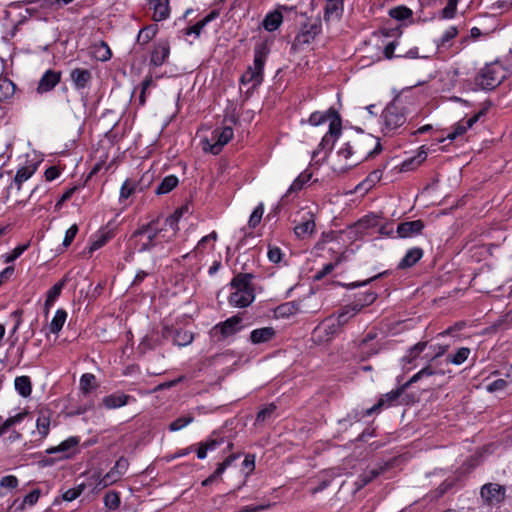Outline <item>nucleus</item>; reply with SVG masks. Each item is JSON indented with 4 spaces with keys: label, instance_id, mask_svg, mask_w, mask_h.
<instances>
[{
    "label": "nucleus",
    "instance_id": "f257e3e1",
    "mask_svg": "<svg viewBox=\"0 0 512 512\" xmlns=\"http://www.w3.org/2000/svg\"><path fill=\"white\" fill-rule=\"evenodd\" d=\"M326 122H329V129L318 145V149L314 152V156L320 150H324L326 155L331 152L335 142L342 133L341 116L334 108H330L325 112L315 111L308 119V123L312 126H320Z\"/></svg>",
    "mask_w": 512,
    "mask_h": 512
},
{
    "label": "nucleus",
    "instance_id": "f03ea898",
    "mask_svg": "<svg viewBox=\"0 0 512 512\" xmlns=\"http://www.w3.org/2000/svg\"><path fill=\"white\" fill-rule=\"evenodd\" d=\"M253 273H238L231 282L232 292L228 298L229 304L237 308H246L255 300V289L252 280Z\"/></svg>",
    "mask_w": 512,
    "mask_h": 512
},
{
    "label": "nucleus",
    "instance_id": "7ed1b4c3",
    "mask_svg": "<svg viewBox=\"0 0 512 512\" xmlns=\"http://www.w3.org/2000/svg\"><path fill=\"white\" fill-rule=\"evenodd\" d=\"M269 52L270 49L266 43H259L255 46L253 65L249 66L241 76L242 84H252V88H256L262 83L264 65Z\"/></svg>",
    "mask_w": 512,
    "mask_h": 512
},
{
    "label": "nucleus",
    "instance_id": "20e7f679",
    "mask_svg": "<svg viewBox=\"0 0 512 512\" xmlns=\"http://www.w3.org/2000/svg\"><path fill=\"white\" fill-rule=\"evenodd\" d=\"M353 148L356 152V159L348 163L347 168L354 167L361 162L374 158L382 151L380 139L371 134H362L353 140Z\"/></svg>",
    "mask_w": 512,
    "mask_h": 512
},
{
    "label": "nucleus",
    "instance_id": "39448f33",
    "mask_svg": "<svg viewBox=\"0 0 512 512\" xmlns=\"http://www.w3.org/2000/svg\"><path fill=\"white\" fill-rule=\"evenodd\" d=\"M507 72L499 61L486 64L475 78V85L483 90H493L506 78Z\"/></svg>",
    "mask_w": 512,
    "mask_h": 512
},
{
    "label": "nucleus",
    "instance_id": "423d86ee",
    "mask_svg": "<svg viewBox=\"0 0 512 512\" xmlns=\"http://www.w3.org/2000/svg\"><path fill=\"white\" fill-rule=\"evenodd\" d=\"M407 114V108L399 100L389 103L382 112L384 134L390 135L401 127L407 120Z\"/></svg>",
    "mask_w": 512,
    "mask_h": 512
},
{
    "label": "nucleus",
    "instance_id": "0eeeda50",
    "mask_svg": "<svg viewBox=\"0 0 512 512\" xmlns=\"http://www.w3.org/2000/svg\"><path fill=\"white\" fill-rule=\"evenodd\" d=\"M159 224V220L151 221L150 223L143 225L141 228L134 231L132 237L137 239L139 252L150 250L157 245L159 235L163 230Z\"/></svg>",
    "mask_w": 512,
    "mask_h": 512
},
{
    "label": "nucleus",
    "instance_id": "6e6552de",
    "mask_svg": "<svg viewBox=\"0 0 512 512\" xmlns=\"http://www.w3.org/2000/svg\"><path fill=\"white\" fill-rule=\"evenodd\" d=\"M241 322V317L232 316L227 320L216 324L210 330V337L216 342H222L241 330Z\"/></svg>",
    "mask_w": 512,
    "mask_h": 512
},
{
    "label": "nucleus",
    "instance_id": "1a4fd4ad",
    "mask_svg": "<svg viewBox=\"0 0 512 512\" xmlns=\"http://www.w3.org/2000/svg\"><path fill=\"white\" fill-rule=\"evenodd\" d=\"M404 391L405 390L402 386L396 390H392V391L384 394L378 400V402L375 405H373L372 407L366 409L364 412L354 411L353 415L349 414V417H351L352 419H354L356 421H359L360 419H362L365 416H370L373 413L378 412L382 407H385V406L389 407V406L393 405L399 399V397L403 394Z\"/></svg>",
    "mask_w": 512,
    "mask_h": 512
},
{
    "label": "nucleus",
    "instance_id": "9d476101",
    "mask_svg": "<svg viewBox=\"0 0 512 512\" xmlns=\"http://www.w3.org/2000/svg\"><path fill=\"white\" fill-rule=\"evenodd\" d=\"M128 467V459L121 456L116 461L115 465L98 481L97 487L103 489L118 482L122 476L125 475Z\"/></svg>",
    "mask_w": 512,
    "mask_h": 512
},
{
    "label": "nucleus",
    "instance_id": "9b49d317",
    "mask_svg": "<svg viewBox=\"0 0 512 512\" xmlns=\"http://www.w3.org/2000/svg\"><path fill=\"white\" fill-rule=\"evenodd\" d=\"M80 442V438L78 436H71L66 440L62 441L59 445L50 447L46 450L47 454H57L54 460H64L71 458L75 452L76 447Z\"/></svg>",
    "mask_w": 512,
    "mask_h": 512
},
{
    "label": "nucleus",
    "instance_id": "f8f14e48",
    "mask_svg": "<svg viewBox=\"0 0 512 512\" xmlns=\"http://www.w3.org/2000/svg\"><path fill=\"white\" fill-rule=\"evenodd\" d=\"M233 135L234 132L231 126L216 128L211 135L214 143L210 145L209 151L214 155L219 154L224 145L233 138Z\"/></svg>",
    "mask_w": 512,
    "mask_h": 512
},
{
    "label": "nucleus",
    "instance_id": "ddd939ff",
    "mask_svg": "<svg viewBox=\"0 0 512 512\" xmlns=\"http://www.w3.org/2000/svg\"><path fill=\"white\" fill-rule=\"evenodd\" d=\"M162 337L165 339L172 338L173 343L180 347L191 344L194 339L192 332L183 329H176L170 326H164L162 328Z\"/></svg>",
    "mask_w": 512,
    "mask_h": 512
},
{
    "label": "nucleus",
    "instance_id": "4468645a",
    "mask_svg": "<svg viewBox=\"0 0 512 512\" xmlns=\"http://www.w3.org/2000/svg\"><path fill=\"white\" fill-rule=\"evenodd\" d=\"M298 215L300 216V220L294 227L296 236L299 238H305L312 235L315 231L314 214L311 211H301Z\"/></svg>",
    "mask_w": 512,
    "mask_h": 512
},
{
    "label": "nucleus",
    "instance_id": "2eb2a0df",
    "mask_svg": "<svg viewBox=\"0 0 512 512\" xmlns=\"http://www.w3.org/2000/svg\"><path fill=\"white\" fill-rule=\"evenodd\" d=\"M321 32V24L319 22L306 23L302 26L300 32L294 39V45L302 46L311 43L315 37Z\"/></svg>",
    "mask_w": 512,
    "mask_h": 512
},
{
    "label": "nucleus",
    "instance_id": "dca6fc26",
    "mask_svg": "<svg viewBox=\"0 0 512 512\" xmlns=\"http://www.w3.org/2000/svg\"><path fill=\"white\" fill-rule=\"evenodd\" d=\"M149 10L152 13V20L155 22H161L170 17L171 8L169 0H147Z\"/></svg>",
    "mask_w": 512,
    "mask_h": 512
},
{
    "label": "nucleus",
    "instance_id": "f3484780",
    "mask_svg": "<svg viewBox=\"0 0 512 512\" xmlns=\"http://www.w3.org/2000/svg\"><path fill=\"white\" fill-rule=\"evenodd\" d=\"M61 81V72L55 70H47L38 82L37 93L43 94L53 90Z\"/></svg>",
    "mask_w": 512,
    "mask_h": 512
},
{
    "label": "nucleus",
    "instance_id": "a211bd4d",
    "mask_svg": "<svg viewBox=\"0 0 512 512\" xmlns=\"http://www.w3.org/2000/svg\"><path fill=\"white\" fill-rule=\"evenodd\" d=\"M341 328L342 327L335 319V315H331L314 329V334L318 335L320 338L325 337V340H329L331 337L336 335Z\"/></svg>",
    "mask_w": 512,
    "mask_h": 512
},
{
    "label": "nucleus",
    "instance_id": "6ab92c4d",
    "mask_svg": "<svg viewBox=\"0 0 512 512\" xmlns=\"http://www.w3.org/2000/svg\"><path fill=\"white\" fill-rule=\"evenodd\" d=\"M481 497L489 505H494L504 498V489L496 483L485 484L481 488Z\"/></svg>",
    "mask_w": 512,
    "mask_h": 512
},
{
    "label": "nucleus",
    "instance_id": "aec40b11",
    "mask_svg": "<svg viewBox=\"0 0 512 512\" xmlns=\"http://www.w3.org/2000/svg\"><path fill=\"white\" fill-rule=\"evenodd\" d=\"M423 229L424 222L422 220H414L398 224L396 232L399 238H410L421 234Z\"/></svg>",
    "mask_w": 512,
    "mask_h": 512
},
{
    "label": "nucleus",
    "instance_id": "412c9836",
    "mask_svg": "<svg viewBox=\"0 0 512 512\" xmlns=\"http://www.w3.org/2000/svg\"><path fill=\"white\" fill-rule=\"evenodd\" d=\"M135 401L136 399L133 396L125 394L123 392H117L105 396L102 399V404L107 409H117Z\"/></svg>",
    "mask_w": 512,
    "mask_h": 512
},
{
    "label": "nucleus",
    "instance_id": "4be33fe9",
    "mask_svg": "<svg viewBox=\"0 0 512 512\" xmlns=\"http://www.w3.org/2000/svg\"><path fill=\"white\" fill-rule=\"evenodd\" d=\"M338 476H340V472L339 469L337 468H331L322 471L317 477L319 480V484L310 490L311 494L315 495L319 492H322L328 486H330L333 480Z\"/></svg>",
    "mask_w": 512,
    "mask_h": 512
},
{
    "label": "nucleus",
    "instance_id": "5701e85b",
    "mask_svg": "<svg viewBox=\"0 0 512 512\" xmlns=\"http://www.w3.org/2000/svg\"><path fill=\"white\" fill-rule=\"evenodd\" d=\"M484 114L483 111H480L479 113L475 114L474 116L470 117L469 119H463L455 124L453 127V131L447 135V138L450 140H454L457 137L463 135L469 128H471L478 120L479 118Z\"/></svg>",
    "mask_w": 512,
    "mask_h": 512
},
{
    "label": "nucleus",
    "instance_id": "b1692460",
    "mask_svg": "<svg viewBox=\"0 0 512 512\" xmlns=\"http://www.w3.org/2000/svg\"><path fill=\"white\" fill-rule=\"evenodd\" d=\"M51 416L52 411L49 409H41L38 412V417L36 420V427L38 434L41 436V439H45L50 431L51 425Z\"/></svg>",
    "mask_w": 512,
    "mask_h": 512
},
{
    "label": "nucleus",
    "instance_id": "393cba45",
    "mask_svg": "<svg viewBox=\"0 0 512 512\" xmlns=\"http://www.w3.org/2000/svg\"><path fill=\"white\" fill-rule=\"evenodd\" d=\"M71 81L76 89H84L92 79V74L88 69L75 68L70 73Z\"/></svg>",
    "mask_w": 512,
    "mask_h": 512
},
{
    "label": "nucleus",
    "instance_id": "a878e982",
    "mask_svg": "<svg viewBox=\"0 0 512 512\" xmlns=\"http://www.w3.org/2000/svg\"><path fill=\"white\" fill-rule=\"evenodd\" d=\"M170 54V45L167 41L158 43L151 53V63L154 66H161L164 64Z\"/></svg>",
    "mask_w": 512,
    "mask_h": 512
},
{
    "label": "nucleus",
    "instance_id": "bb28decb",
    "mask_svg": "<svg viewBox=\"0 0 512 512\" xmlns=\"http://www.w3.org/2000/svg\"><path fill=\"white\" fill-rule=\"evenodd\" d=\"M299 312H301L300 302L290 301L278 305L274 310V315L276 318H289Z\"/></svg>",
    "mask_w": 512,
    "mask_h": 512
},
{
    "label": "nucleus",
    "instance_id": "cd10ccee",
    "mask_svg": "<svg viewBox=\"0 0 512 512\" xmlns=\"http://www.w3.org/2000/svg\"><path fill=\"white\" fill-rule=\"evenodd\" d=\"M276 332L273 327H262L254 329L250 333V341L253 344H262L269 342L275 336Z\"/></svg>",
    "mask_w": 512,
    "mask_h": 512
},
{
    "label": "nucleus",
    "instance_id": "c85d7f7f",
    "mask_svg": "<svg viewBox=\"0 0 512 512\" xmlns=\"http://www.w3.org/2000/svg\"><path fill=\"white\" fill-rule=\"evenodd\" d=\"M423 256V250L418 247L409 249L398 264L399 269H406L414 266Z\"/></svg>",
    "mask_w": 512,
    "mask_h": 512
},
{
    "label": "nucleus",
    "instance_id": "c756f323",
    "mask_svg": "<svg viewBox=\"0 0 512 512\" xmlns=\"http://www.w3.org/2000/svg\"><path fill=\"white\" fill-rule=\"evenodd\" d=\"M36 170H37V165L34 163H30L29 165L22 166L17 170L13 182L17 186L18 190L21 189L23 182L27 181L28 179H30L33 176V174L36 172Z\"/></svg>",
    "mask_w": 512,
    "mask_h": 512
},
{
    "label": "nucleus",
    "instance_id": "7c9ffc66",
    "mask_svg": "<svg viewBox=\"0 0 512 512\" xmlns=\"http://www.w3.org/2000/svg\"><path fill=\"white\" fill-rule=\"evenodd\" d=\"M344 10V0L327 1L324 19L329 21L331 18L339 19L342 16Z\"/></svg>",
    "mask_w": 512,
    "mask_h": 512
},
{
    "label": "nucleus",
    "instance_id": "2f4dec72",
    "mask_svg": "<svg viewBox=\"0 0 512 512\" xmlns=\"http://www.w3.org/2000/svg\"><path fill=\"white\" fill-rule=\"evenodd\" d=\"M65 279L59 281L58 283L54 284L48 291H47V297L44 303V309L45 314H48L50 308L53 306L54 302L57 300V298L60 296L61 291L65 285Z\"/></svg>",
    "mask_w": 512,
    "mask_h": 512
},
{
    "label": "nucleus",
    "instance_id": "473e14b6",
    "mask_svg": "<svg viewBox=\"0 0 512 512\" xmlns=\"http://www.w3.org/2000/svg\"><path fill=\"white\" fill-rule=\"evenodd\" d=\"M218 17L217 11H211L207 16L198 21L196 24L185 29L186 35L194 34L196 37H199L204 27L211 22L212 20Z\"/></svg>",
    "mask_w": 512,
    "mask_h": 512
},
{
    "label": "nucleus",
    "instance_id": "72a5a7b5",
    "mask_svg": "<svg viewBox=\"0 0 512 512\" xmlns=\"http://www.w3.org/2000/svg\"><path fill=\"white\" fill-rule=\"evenodd\" d=\"M283 15L279 10L268 13L263 20V27L265 30L272 32L279 28L282 24Z\"/></svg>",
    "mask_w": 512,
    "mask_h": 512
},
{
    "label": "nucleus",
    "instance_id": "f704fd0d",
    "mask_svg": "<svg viewBox=\"0 0 512 512\" xmlns=\"http://www.w3.org/2000/svg\"><path fill=\"white\" fill-rule=\"evenodd\" d=\"M376 333L369 332L360 342L359 349L363 359L369 358L378 353L377 347H369V342L374 340Z\"/></svg>",
    "mask_w": 512,
    "mask_h": 512
},
{
    "label": "nucleus",
    "instance_id": "c9c22d12",
    "mask_svg": "<svg viewBox=\"0 0 512 512\" xmlns=\"http://www.w3.org/2000/svg\"><path fill=\"white\" fill-rule=\"evenodd\" d=\"M382 472V469H371L369 471H365L355 481V491L361 490L367 484L372 482L375 478H377Z\"/></svg>",
    "mask_w": 512,
    "mask_h": 512
},
{
    "label": "nucleus",
    "instance_id": "e433bc0d",
    "mask_svg": "<svg viewBox=\"0 0 512 512\" xmlns=\"http://www.w3.org/2000/svg\"><path fill=\"white\" fill-rule=\"evenodd\" d=\"M15 390L22 396L28 397L32 392V383L29 376H18L14 381Z\"/></svg>",
    "mask_w": 512,
    "mask_h": 512
},
{
    "label": "nucleus",
    "instance_id": "4c0bfd02",
    "mask_svg": "<svg viewBox=\"0 0 512 512\" xmlns=\"http://www.w3.org/2000/svg\"><path fill=\"white\" fill-rule=\"evenodd\" d=\"M158 30L159 28L157 24H149L143 27L137 35V42L140 45H146L150 40H152L156 36Z\"/></svg>",
    "mask_w": 512,
    "mask_h": 512
},
{
    "label": "nucleus",
    "instance_id": "58836bf2",
    "mask_svg": "<svg viewBox=\"0 0 512 512\" xmlns=\"http://www.w3.org/2000/svg\"><path fill=\"white\" fill-rule=\"evenodd\" d=\"M66 319L67 312L62 308L58 309L49 324V331L52 334H58L62 330L66 322Z\"/></svg>",
    "mask_w": 512,
    "mask_h": 512
},
{
    "label": "nucleus",
    "instance_id": "ea45409f",
    "mask_svg": "<svg viewBox=\"0 0 512 512\" xmlns=\"http://www.w3.org/2000/svg\"><path fill=\"white\" fill-rule=\"evenodd\" d=\"M179 183L175 175L166 176L161 183L157 186L155 193L157 195H164L172 191Z\"/></svg>",
    "mask_w": 512,
    "mask_h": 512
},
{
    "label": "nucleus",
    "instance_id": "a19ab883",
    "mask_svg": "<svg viewBox=\"0 0 512 512\" xmlns=\"http://www.w3.org/2000/svg\"><path fill=\"white\" fill-rule=\"evenodd\" d=\"M357 313H359V308H355L352 304H350L343 307L341 311L337 315H335V319L338 322V324L341 327H343Z\"/></svg>",
    "mask_w": 512,
    "mask_h": 512
},
{
    "label": "nucleus",
    "instance_id": "79ce46f5",
    "mask_svg": "<svg viewBox=\"0 0 512 512\" xmlns=\"http://www.w3.org/2000/svg\"><path fill=\"white\" fill-rule=\"evenodd\" d=\"M427 346L426 342H418L413 347H411L407 354L402 358V362L405 363H413L417 360L419 355L425 350Z\"/></svg>",
    "mask_w": 512,
    "mask_h": 512
},
{
    "label": "nucleus",
    "instance_id": "37998d69",
    "mask_svg": "<svg viewBox=\"0 0 512 512\" xmlns=\"http://www.w3.org/2000/svg\"><path fill=\"white\" fill-rule=\"evenodd\" d=\"M377 298V294L375 292L369 291L360 294L355 301L352 303V305L355 308H359V312L366 306L371 305Z\"/></svg>",
    "mask_w": 512,
    "mask_h": 512
},
{
    "label": "nucleus",
    "instance_id": "c03bdc74",
    "mask_svg": "<svg viewBox=\"0 0 512 512\" xmlns=\"http://www.w3.org/2000/svg\"><path fill=\"white\" fill-rule=\"evenodd\" d=\"M458 35V29L455 26L449 27L443 35L435 41L438 49L447 48L450 46V41Z\"/></svg>",
    "mask_w": 512,
    "mask_h": 512
},
{
    "label": "nucleus",
    "instance_id": "a18cd8bd",
    "mask_svg": "<svg viewBox=\"0 0 512 512\" xmlns=\"http://www.w3.org/2000/svg\"><path fill=\"white\" fill-rule=\"evenodd\" d=\"M470 355V349L468 347L459 348L456 353L450 354L447 357V361L454 365H461L464 363Z\"/></svg>",
    "mask_w": 512,
    "mask_h": 512
},
{
    "label": "nucleus",
    "instance_id": "49530a36",
    "mask_svg": "<svg viewBox=\"0 0 512 512\" xmlns=\"http://www.w3.org/2000/svg\"><path fill=\"white\" fill-rule=\"evenodd\" d=\"M97 387L96 385V377L94 374L85 373L80 378V388L85 393L88 394L93 389Z\"/></svg>",
    "mask_w": 512,
    "mask_h": 512
},
{
    "label": "nucleus",
    "instance_id": "de8ad7c7",
    "mask_svg": "<svg viewBox=\"0 0 512 512\" xmlns=\"http://www.w3.org/2000/svg\"><path fill=\"white\" fill-rule=\"evenodd\" d=\"M311 176L312 175L309 172L301 173L290 185L287 193L291 194L300 191L303 186L311 179Z\"/></svg>",
    "mask_w": 512,
    "mask_h": 512
},
{
    "label": "nucleus",
    "instance_id": "09e8293b",
    "mask_svg": "<svg viewBox=\"0 0 512 512\" xmlns=\"http://www.w3.org/2000/svg\"><path fill=\"white\" fill-rule=\"evenodd\" d=\"M194 421V417L190 414L181 416L169 424V430L172 432L179 431Z\"/></svg>",
    "mask_w": 512,
    "mask_h": 512
},
{
    "label": "nucleus",
    "instance_id": "8fccbe9b",
    "mask_svg": "<svg viewBox=\"0 0 512 512\" xmlns=\"http://www.w3.org/2000/svg\"><path fill=\"white\" fill-rule=\"evenodd\" d=\"M338 156L340 158H343L346 162H348L349 160H352L350 163H353L354 160L356 159V152L354 151V148H353V141L346 143L344 145V147L339 149ZM347 164L348 163L345 164L346 167H347Z\"/></svg>",
    "mask_w": 512,
    "mask_h": 512
},
{
    "label": "nucleus",
    "instance_id": "3c124183",
    "mask_svg": "<svg viewBox=\"0 0 512 512\" xmlns=\"http://www.w3.org/2000/svg\"><path fill=\"white\" fill-rule=\"evenodd\" d=\"M111 233L108 231H100L99 234L96 235V239L93 240L90 246L91 251H95L104 246L109 239H111Z\"/></svg>",
    "mask_w": 512,
    "mask_h": 512
},
{
    "label": "nucleus",
    "instance_id": "603ef678",
    "mask_svg": "<svg viewBox=\"0 0 512 512\" xmlns=\"http://www.w3.org/2000/svg\"><path fill=\"white\" fill-rule=\"evenodd\" d=\"M104 504L110 510H115L120 506V496L116 491H110L104 496Z\"/></svg>",
    "mask_w": 512,
    "mask_h": 512
},
{
    "label": "nucleus",
    "instance_id": "864d4df0",
    "mask_svg": "<svg viewBox=\"0 0 512 512\" xmlns=\"http://www.w3.org/2000/svg\"><path fill=\"white\" fill-rule=\"evenodd\" d=\"M24 416V413H18L17 415L11 416L3 421L0 424L1 435H4L15 424L20 423L24 419Z\"/></svg>",
    "mask_w": 512,
    "mask_h": 512
},
{
    "label": "nucleus",
    "instance_id": "5fc2aeb1",
    "mask_svg": "<svg viewBox=\"0 0 512 512\" xmlns=\"http://www.w3.org/2000/svg\"><path fill=\"white\" fill-rule=\"evenodd\" d=\"M85 487H86V485L84 483H81L75 488L66 490L62 494L63 500L67 501V502H71V501L77 499L83 493V491L85 490Z\"/></svg>",
    "mask_w": 512,
    "mask_h": 512
},
{
    "label": "nucleus",
    "instance_id": "6e6d98bb",
    "mask_svg": "<svg viewBox=\"0 0 512 512\" xmlns=\"http://www.w3.org/2000/svg\"><path fill=\"white\" fill-rule=\"evenodd\" d=\"M276 410V406L274 404H269L261 409L256 417L257 423H263L270 420Z\"/></svg>",
    "mask_w": 512,
    "mask_h": 512
},
{
    "label": "nucleus",
    "instance_id": "4d7b16f0",
    "mask_svg": "<svg viewBox=\"0 0 512 512\" xmlns=\"http://www.w3.org/2000/svg\"><path fill=\"white\" fill-rule=\"evenodd\" d=\"M15 323H14V326L12 328V330L10 331V337L13 338L14 337V341L13 343H15L17 340H18V337L15 336L18 329L20 328L21 324H22V316H23V310L21 309H17L15 311H13L10 315Z\"/></svg>",
    "mask_w": 512,
    "mask_h": 512
},
{
    "label": "nucleus",
    "instance_id": "13d9d810",
    "mask_svg": "<svg viewBox=\"0 0 512 512\" xmlns=\"http://www.w3.org/2000/svg\"><path fill=\"white\" fill-rule=\"evenodd\" d=\"M390 16L396 20H406L412 16V11L407 7H396L390 10Z\"/></svg>",
    "mask_w": 512,
    "mask_h": 512
},
{
    "label": "nucleus",
    "instance_id": "bf43d9fd",
    "mask_svg": "<svg viewBox=\"0 0 512 512\" xmlns=\"http://www.w3.org/2000/svg\"><path fill=\"white\" fill-rule=\"evenodd\" d=\"M264 213V205L263 203H260L252 212L250 215L248 224L251 228H255L261 221L262 216Z\"/></svg>",
    "mask_w": 512,
    "mask_h": 512
},
{
    "label": "nucleus",
    "instance_id": "052dcab7",
    "mask_svg": "<svg viewBox=\"0 0 512 512\" xmlns=\"http://www.w3.org/2000/svg\"><path fill=\"white\" fill-rule=\"evenodd\" d=\"M434 364L435 362H431V359H429V363L420 370L423 378L437 374L444 375V371L442 369H437Z\"/></svg>",
    "mask_w": 512,
    "mask_h": 512
},
{
    "label": "nucleus",
    "instance_id": "680f3d73",
    "mask_svg": "<svg viewBox=\"0 0 512 512\" xmlns=\"http://www.w3.org/2000/svg\"><path fill=\"white\" fill-rule=\"evenodd\" d=\"M382 175L383 171L381 169H376L367 176L362 185H367V187L370 188L381 180Z\"/></svg>",
    "mask_w": 512,
    "mask_h": 512
},
{
    "label": "nucleus",
    "instance_id": "e2e57ef3",
    "mask_svg": "<svg viewBox=\"0 0 512 512\" xmlns=\"http://www.w3.org/2000/svg\"><path fill=\"white\" fill-rule=\"evenodd\" d=\"M458 0H448L447 5L442 10V17L451 19L455 16Z\"/></svg>",
    "mask_w": 512,
    "mask_h": 512
},
{
    "label": "nucleus",
    "instance_id": "0e129e2a",
    "mask_svg": "<svg viewBox=\"0 0 512 512\" xmlns=\"http://www.w3.org/2000/svg\"><path fill=\"white\" fill-rule=\"evenodd\" d=\"M267 256L270 262L278 264L282 260L283 253L279 247L269 246Z\"/></svg>",
    "mask_w": 512,
    "mask_h": 512
},
{
    "label": "nucleus",
    "instance_id": "69168bd1",
    "mask_svg": "<svg viewBox=\"0 0 512 512\" xmlns=\"http://www.w3.org/2000/svg\"><path fill=\"white\" fill-rule=\"evenodd\" d=\"M340 261H341V259H340V258H338V259H337V261H336V263H328V264H325V265L322 267V269H321V270H319V271L315 274L314 278H315L316 280H321V279H323L326 275L330 274V273L334 270V268L336 267V265H338V264L340 263Z\"/></svg>",
    "mask_w": 512,
    "mask_h": 512
},
{
    "label": "nucleus",
    "instance_id": "338daca9",
    "mask_svg": "<svg viewBox=\"0 0 512 512\" xmlns=\"http://www.w3.org/2000/svg\"><path fill=\"white\" fill-rule=\"evenodd\" d=\"M135 191V184L130 180H126L120 190V199L129 198Z\"/></svg>",
    "mask_w": 512,
    "mask_h": 512
},
{
    "label": "nucleus",
    "instance_id": "774afa93",
    "mask_svg": "<svg viewBox=\"0 0 512 512\" xmlns=\"http://www.w3.org/2000/svg\"><path fill=\"white\" fill-rule=\"evenodd\" d=\"M15 88H16L15 84L7 78L0 81V89L5 91L4 92L5 98L12 96L15 92Z\"/></svg>",
    "mask_w": 512,
    "mask_h": 512
}]
</instances>
